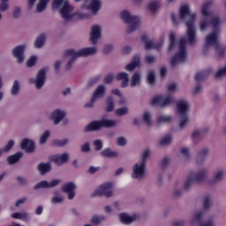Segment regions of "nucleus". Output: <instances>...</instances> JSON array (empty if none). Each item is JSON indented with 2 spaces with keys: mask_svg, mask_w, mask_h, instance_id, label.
<instances>
[{
  "mask_svg": "<svg viewBox=\"0 0 226 226\" xmlns=\"http://www.w3.org/2000/svg\"><path fill=\"white\" fill-rule=\"evenodd\" d=\"M94 146L95 151H100L103 147V142L101 139H96L94 141Z\"/></svg>",
  "mask_w": 226,
  "mask_h": 226,
  "instance_id": "nucleus-60",
  "label": "nucleus"
},
{
  "mask_svg": "<svg viewBox=\"0 0 226 226\" xmlns=\"http://www.w3.org/2000/svg\"><path fill=\"white\" fill-rule=\"evenodd\" d=\"M179 90V86H177V83H170L168 85V93H177Z\"/></svg>",
  "mask_w": 226,
  "mask_h": 226,
  "instance_id": "nucleus-53",
  "label": "nucleus"
},
{
  "mask_svg": "<svg viewBox=\"0 0 226 226\" xmlns=\"http://www.w3.org/2000/svg\"><path fill=\"white\" fill-rule=\"evenodd\" d=\"M36 1L38 0H27V7L30 9L34 8V4H36ZM49 3L50 0H39L35 6V11L37 13H43V11L47 10V6H49Z\"/></svg>",
  "mask_w": 226,
  "mask_h": 226,
  "instance_id": "nucleus-19",
  "label": "nucleus"
},
{
  "mask_svg": "<svg viewBox=\"0 0 226 226\" xmlns=\"http://www.w3.org/2000/svg\"><path fill=\"white\" fill-rule=\"evenodd\" d=\"M148 84H154V72L150 71L147 75Z\"/></svg>",
  "mask_w": 226,
  "mask_h": 226,
  "instance_id": "nucleus-62",
  "label": "nucleus"
},
{
  "mask_svg": "<svg viewBox=\"0 0 226 226\" xmlns=\"http://www.w3.org/2000/svg\"><path fill=\"white\" fill-rule=\"evenodd\" d=\"M222 23L223 20L220 18V16H210V26H212L213 31L205 37V49H208V47H211V45H216V43H218Z\"/></svg>",
  "mask_w": 226,
  "mask_h": 226,
  "instance_id": "nucleus-2",
  "label": "nucleus"
},
{
  "mask_svg": "<svg viewBox=\"0 0 226 226\" xmlns=\"http://www.w3.org/2000/svg\"><path fill=\"white\" fill-rule=\"evenodd\" d=\"M161 6H162V2H160V0H153L148 4V8L150 11H153L154 13L157 10H160Z\"/></svg>",
  "mask_w": 226,
  "mask_h": 226,
  "instance_id": "nucleus-42",
  "label": "nucleus"
},
{
  "mask_svg": "<svg viewBox=\"0 0 226 226\" xmlns=\"http://www.w3.org/2000/svg\"><path fill=\"white\" fill-rule=\"evenodd\" d=\"M26 49V44H21V45L16 46L11 50V54L13 57H15L19 64H22V63H24V60L26 59V55H24Z\"/></svg>",
  "mask_w": 226,
  "mask_h": 226,
  "instance_id": "nucleus-20",
  "label": "nucleus"
},
{
  "mask_svg": "<svg viewBox=\"0 0 226 226\" xmlns=\"http://www.w3.org/2000/svg\"><path fill=\"white\" fill-rule=\"evenodd\" d=\"M11 218H14L15 220H29L30 215L27 212H16L11 215Z\"/></svg>",
  "mask_w": 226,
  "mask_h": 226,
  "instance_id": "nucleus-36",
  "label": "nucleus"
},
{
  "mask_svg": "<svg viewBox=\"0 0 226 226\" xmlns=\"http://www.w3.org/2000/svg\"><path fill=\"white\" fill-rule=\"evenodd\" d=\"M37 170L40 172L41 176H45V174L52 170V166L49 162H41L40 164H38Z\"/></svg>",
  "mask_w": 226,
  "mask_h": 226,
  "instance_id": "nucleus-31",
  "label": "nucleus"
},
{
  "mask_svg": "<svg viewBox=\"0 0 226 226\" xmlns=\"http://www.w3.org/2000/svg\"><path fill=\"white\" fill-rule=\"evenodd\" d=\"M20 15H22V9L19 6L14 7L12 11V17H14V19H19Z\"/></svg>",
  "mask_w": 226,
  "mask_h": 226,
  "instance_id": "nucleus-56",
  "label": "nucleus"
},
{
  "mask_svg": "<svg viewBox=\"0 0 226 226\" xmlns=\"http://www.w3.org/2000/svg\"><path fill=\"white\" fill-rule=\"evenodd\" d=\"M10 10V4L6 2H0V11L4 12Z\"/></svg>",
  "mask_w": 226,
  "mask_h": 226,
  "instance_id": "nucleus-59",
  "label": "nucleus"
},
{
  "mask_svg": "<svg viewBox=\"0 0 226 226\" xmlns=\"http://www.w3.org/2000/svg\"><path fill=\"white\" fill-rule=\"evenodd\" d=\"M149 158H151V150L149 148H146L143 151V154H142V162H143L142 176H144L147 172V170L146 169V166H144V162H147V160H149Z\"/></svg>",
  "mask_w": 226,
  "mask_h": 226,
  "instance_id": "nucleus-34",
  "label": "nucleus"
},
{
  "mask_svg": "<svg viewBox=\"0 0 226 226\" xmlns=\"http://www.w3.org/2000/svg\"><path fill=\"white\" fill-rule=\"evenodd\" d=\"M207 169L200 170L197 173L191 172L185 183V188L188 190V188L192 187L195 183H204L206 177H207Z\"/></svg>",
  "mask_w": 226,
  "mask_h": 226,
  "instance_id": "nucleus-10",
  "label": "nucleus"
},
{
  "mask_svg": "<svg viewBox=\"0 0 226 226\" xmlns=\"http://www.w3.org/2000/svg\"><path fill=\"white\" fill-rule=\"evenodd\" d=\"M140 84V74L134 73L131 79V86L132 87H135V86H139Z\"/></svg>",
  "mask_w": 226,
  "mask_h": 226,
  "instance_id": "nucleus-47",
  "label": "nucleus"
},
{
  "mask_svg": "<svg viewBox=\"0 0 226 226\" xmlns=\"http://www.w3.org/2000/svg\"><path fill=\"white\" fill-rule=\"evenodd\" d=\"M202 135H204V131L200 130V129H195L192 132V139H200V137H202Z\"/></svg>",
  "mask_w": 226,
  "mask_h": 226,
  "instance_id": "nucleus-55",
  "label": "nucleus"
},
{
  "mask_svg": "<svg viewBox=\"0 0 226 226\" xmlns=\"http://www.w3.org/2000/svg\"><path fill=\"white\" fill-rule=\"evenodd\" d=\"M141 19L140 16L133 15L132 20L127 23L126 33L132 34V33H137L140 30Z\"/></svg>",
  "mask_w": 226,
  "mask_h": 226,
  "instance_id": "nucleus-18",
  "label": "nucleus"
},
{
  "mask_svg": "<svg viewBox=\"0 0 226 226\" xmlns=\"http://www.w3.org/2000/svg\"><path fill=\"white\" fill-rule=\"evenodd\" d=\"M49 137H50V131H44V132L41 135L39 139V144H45V142H47V140L49 139Z\"/></svg>",
  "mask_w": 226,
  "mask_h": 226,
  "instance_id": "nucleus-50",
  "label": "nucleus"
},
{
  "mask_svg": "<svg viewBox=\"0 0 226 226\" xmlns=\"http://www.w3.org/2000/svg\"><path fill=\"white\" fill-rule=\"evenodd\" d=\"M82 153H89L91 151V145L89 143H85L81 146Z\"/></svg>",
  "mask_w": 226,
  "mask_h": 226,
  "instance_id": "nucleus-63",
  "label": "nucleus"
},
{
  "mask_svg": "<svg viewBox=\"0 0 226 226\" xmlns=\"http://www.w3.org/2000/svg\"><path fill=\"white\" fill-rule=\"evenodd\" d=\"M117 80H121V87H127L130 78L128 77V73L120 72L117 75Z\"/></svg>",
  "mask_w": 226,
  "mask_h": 226,
  "instance_id": "nucleus-32",
  "label": "nucleus"
},
{
  "mask_svg": "<svg viewBox=\"0 0 226 226\" xmlns=\"http://www.w3.org/2000/svg\"><path fill=\"white\" fill-rule=\"evenodd\" d=\"M143 124L147 126H151L153 124V120L151 119V113L145 112L143 114Z\"/></svg>",
  "mask_w": 226,
  "mask_h": 226,
  "instance_id": "nucleus-45",
  "label": "nucleus"
},
{
  "mask_svg": "<svg viewBox=\"0 0 226 226\" xmlns=\"http://www.w3.org/2000/svg\"><path fill=\"white\" fill-rule=\"evenodd\" d=\"M177 51L171 59V65L176 66L180 63H185L188 59V51L186 50V39L183 37L177 46Z\"/></svg>",
  "mask_w": 226,
  "mask_h": 226,
  "instance_id": "nucleus-9",
  "label": "nucleus"
},
{
  "mask_svg": "<svg viewBox=\"0 0 226 226\" xmlns=\"http://www.w3.org/2000/svg\"><path fill=\"white\" fill-rule=\"evenodd\" d=\"M114 109H116L114 99H112V97H108L105 102V111L113 112Z\"/></svg>",
  "mask_w": 226,
  "mask_h": 226,
  "instance_id": "nucleus-39",
  "label": "nucleus"
},
{
  "mask_svg": "<svg viewBox=\"0 0 226 226\" xmlns=\"http://www.w3.org/2000/svg\"><path fill=\"white\" fill-rule=\"evenodd\" d=\"M172 117L169 115H160L157 117L158 124H163V123H170L172 122Z\"/></svg>",
  "mask_w": 226,
  "mask_h": 226,
  "instance_id": "nucleus-44",
  "label": "nucleus"
},
{
  "mask_svg": "<svg viewBox=\"0 0 226 226\" xmlns=\"http://www.w3.org/2000/svg\"><path fill=\"white\" fill-rule=\"evenodd\" d=\"M47 82V69H41L34 78H30L28 79V84H34L35 89H41Z\"/></svg>",
  "mask_w": 226,
  "mask_h": 226,
  "instance_id": "nucleus-14",
  "label": "nucleus"
},
{
  "mask_svg": "<svg viewBox=\"0 0 226 226\" xmlns=\"http://www.w3.org/2000/svg\"><path fill=\"white\" fill-rule=\"evenodd\" d=\"M177 110L181 117L179 122V128H186L190 123V118L188 117V111L190 110V103L186 100H180L177 103Z\"/></svg>",
  "mask_w": 226,
  "mask_h": 226,
  "instance_id": "nucleus-8",
  "label": "nucleus"
},
{
  "mask_svg": "<svg viewBox=\"0 0 226 226\" xmlns=\"http://www.w3.org/2000/svg\"><path fill=\"white\" fill-rule=\"evenodd\" d=\"M103 33V26L100 24H94L90 26L89 41L92 45H96L98 40H101L102 34Z\"/></svg>",
  "mask_w": 226,
  "mask_h": 226,
  "instance_id": "nucleus-15",
  "label": "nucleus"
},
{
  "mask_svg": "<svg viewBox=\"0 0 226 226\" xmlns=\"http://www.w3.org/2000/svg\"><path fill=\"white\" fill-rule=\"evenodd\" d=\"M114 183L106 182L97 187V189L94 192V197H102L103 195L106 199H110V197H114Z\"/></svg>",
  "mask_w": 226,
  "mask_h": 226,
  "instance_id": "nucleus-11",
  "label": "nucleus"
},
{
  "mask_svg": "<svg viewBox=\"0 0 226 226\" xmlns=\"http://www.w3.org/2000/svg\"><path fill=\"white\" fill-rule=\"evenodd\" d=\"M139 66H140V56H134L131 63L125 65L124 70L132 73V72H135Z\"/></svg>",
  "mask_w": 226,
  "mask_h": 226,
  "instance_id": "nucleus-27",
  "label": "nucleus"
},
{
  "mask_svg": "<svg viewBox=\"0 0 226 226\" xmlns=\"http://www.w3.org/2000/svg\"><path fill=\"white\" fill-rule=\"evenodd\" d=\"M219 40H217V43L212 44L208 48H206V44H204L203 50L206 52V50H209L211 47H215L216 54L218 57H224L226 54V46L220 45Z\"/></svg>",
  "mask_w": 226,
  "mask_h": 226,
  "instance_id": "nucleus-28",
  "label": "nucleus"
},
{
  "mask_svg": "<svg viewBox=\"0 0 226 226\" xmlns=\"http://www.w3.org/2000/svg\"><path fill=\"white\" fill-rule=\"evenodd\" d=\"M114 80V75L112 74H108L104 78V84H110Z\"/></svg>",
  "mask_w": 226,
  "mask_h": 226,
  "instance_id": "nucleus-64",
  "label": "nucleus"
},
{
  "mask_svg": "<svg viewBox=\"0 0 226 226\" xmlns=\"http://www.w3.org/2000/svg\"><path fill=\"white\" fill-rule=\"evenodd\" d=\"M14 146H15V140L10 139L5 145V147H4V149L6 153H8V151H11Z\"/></svg>",
  "mask_w": 226,
  "mask_h": 226,
  "instance_id": "nucleus-58",
  "label": "nucleus"
},
{
  "mask_svg": "<svg viewBox=\"0 0 226 226\" xmlns=\"http://www.w3.org/2000/svg\"><path fill=\"white\" fill-rule=\"evenodd\" d=\"M213 205V198L211 196H206L203 200V209L201 211L196 212L191 219L190 223L193 225V223L197 222H200L202 220V216L206 215V210L209 209L211 206Z\"/></svg>",
  "mask_w": 226,
  "mask_h": 226,
  "instance_id": "nucleus-13",
  "label": "nucleus"
},
{
  "mask_svg": "<svg viewBox=\"0 0 226 226\" xmlns=\"http://www.w3.org/2000/svg\"><path fill=\"white\" fill-rule=\"evenodd\" d=\"M225 177V171L223 170H216L214 173L213 183H220Z\"/></svg>",
  "mask_w": 226,
  "mask_h": 226,
  "instance_id": "nucleus-37",
  "label": "nucleus"
},
{
  "mask_svg": "<svg viewBox=\"0 0 226 226\" xmlns=\"http://www.w3.org/2000/svg\"><path fill=\"white\" fill-rule=\"evenodd\" d=\"M19 93H20V82L14 80L11 88V96H19Z\"/></svg>",
  "mask_w": 226,
  "mask_h": 226,
  "instance_id": "nucleus-40",
  "label": "nucleus"
},
{
  "mask_svg": "<svg viewBox=\"0 0 226 226\" xmlns=\"http://www.w3.org/2000/svg\"><path fill=\"white\" fill-rule=\"evenodd\" d=\"M86 4H81L77 11H71L65 19V22H75V20H89L93 17V12Z\"/></svg>",
  "mask_w": 226,
  "mask_h": 226,
  "instance_id": "nucleus-6",
  "label": "nucleus"
},
{
  "mask_svg": "<svg viewBox=\"0 0 226 226\" xmlns=\"http://www.w3.org/2000/svg\"><path fill=\"white\" fill-rule=\"evenodd\" d=\"M105 158H117L119 156V153L117 151L112 150L110 148H106L101 153Z\"/></svg>",
  "mask_w": 226,
  "mask_h": 226,
  "instance_id": "nucleus-35",
  "label": "nucleus"
},
{
  "mask_svg": "<svg viewBox=\"0 0 226 226\" xmlns=\"http://www.w3.org/2000/svg\"><path fill=\"white\" fill-rule=\"evenodd\" d=\"M51 8L54 11H59L62 19L65 21L69 13L75 10L73 5H72L68 0H53Z\"/></svg>",
  "mask_w": 226,
  "mask_h": 226,
  "instance_id": "nucleus-7",
  "label": "nucleus"
},
{
  "mask_svg": "<svg viewBox=\"0 0 226 226\" xmlns=\"http://www.w3.org/2000/svg\"><path fill=\"white\" fill-rule=\"evenodd\" d=\"M45 40H47V36L45 34L39 35L34 41V48L41 49V47L45 45Z\"/></svg>",
  "mask_w": 226,
  "mask_h": 226,
  "instance_id": "nucleus-41",
  "label": "nucleus"
},
{
  "mask_svg": "<svg viewBox=\"0 0 226 226\" xmlns=\"http://www.w3.org/2000/svg\"><path fill=\"white\" fill-rule=\"evenodd\" d=\"M50 162H53V163L61 167V165H64V163H68V162H70V154L64 153L51 155Z\"/></svg>",
  "mask_w": 226,
  "mask_h": 226,
  "instance_id": "nucleus-22",
  "label": "nucleus"
},
{
  "mask_svg": "<svg viewBox=\"0 0 226 226\" xmlns=\"http://www.w3.org/2000/svg\"><path fill=\"white\" fill-rule=\"evenodd\" d=\"M120 19L124 24H128L132 19H133V15L130 12V11L124 10L119 14Z\"/></svg>",
  "mask_w": 226,
  "mask_h": 226,
  "instance_id": "nucleus-33",
  "label": "nucleus"
},
{
  "mask_svg": "<svg viewBox=\"0 0 226 226\" xmlns=\"http://www.w3.org/2000/svg\"><path fill=\"white\" fill-rule=\"evenodd\" d=\"M62 190L64 193H67L69 200H73V199H75V190H77V185H75V183L68 182L64 184L62 186Z\"/></svg>",
  "mask_w": 226,
  "mask_h": 226,
  "instance_id": "nucleus-25",
  "label": "nucleus"
},
{
  "mask_svg": "<svg viewBox=\"0 0 226 226\" xmlns=\"http://www.w3.org/2000/svg\"><path fill=\"white\" fill-rule=\"evenodd\" d=\"M208 75H209V72H201L196 74L195 79L196 80H204V79H206Z\"/></svg>",
  "mask_w": 226,
  "mask_h": 226,
  "instance_id": "nucleus-57",
  "label": "nucleus"
},
{
  "mask_svg": "<svg viewBox=\"0 0 226 226\" xmlns=\"http://www.w3.org/2000/svg\"><path fill=\"white\" fill-rule=\"evenodd\" d=\"M119 124V121L112 118H102L101 120L93 121L88 124L84 132H97L101 128H116Z\"/></svg>",
  "mask_w": 226,
  "mask_h": 226,
  "instance_id": "nucleus-4",
  "label": "nucleus"
},
{
  "mask_svg": "<svg viewBox=\"0 0 226 226\" xmlns=\"http://www.w3.org/2000/svg\"><path fill=\"white\" fill-rule=\"evenodd\" d=\"M118 220L120 223H123L124 225H132L133 222L140 220V213H133L132 215L125 212L120 213L118 215Z\"/></svg>",
  "mask_w": 226,
  "mask_h": 226,
  "instance_id": "nucleus-17",
  "label": "nucleus"
},
{
  "mask_svg": "<svg viewBox=\"0 0 226 226\" xmlns=\"http://www.w3.org/2000/svg\"><path fill=\"white\" fill-rule=\"evenodd\" d=\"M209 154V149L207 148H203L198 154V158L202 159L206 158Z\"/></svg>",
  "mask_w": 226,
  "mask_h": 226,
  "instance_id": "nucleus-61",
  "label": "nucleus"
},
{
  "mask_svg": "<svg viewBox=\"0 0 226 226\" xmlns=\"http://www.w3.org/2000/svg\"><path fill=\"white\" fill-rule=\"evenodd\" d=\"M36 61H38V57L36 56H32L26 60L27 68H33L34 64H36Z\"/></svg>",
  "mask_w": 226,
  "mask_h": 226,
  "instance_id": "nucleus-52",
  "label": "nucleus"
},
{
  "mask_svg": "<svg viewBox=\"0 0 226 226\" xmlns=\"http://www.w3.org/2000/svg\"><path fill=\"white\" fill-rule=\"evenodd\" d=\"M176 47V33L171 32L170 34V46L169 50H172Z\"/></svg>",
  "mask_w": 226,
  "mask_h": 226,
  "instance_id": "nucleus-51",
  "label": "nucleus"
},
{
  "mask_svg": "<svg viewBox=\"0 0 226 226\" xmlns=\"http://www.w3.org/2000/svg\"><path fill=\"white\" fill-rule=\"evenodd\" d=\"M96 52H98V49H96V47L83 48L79 50H75V49L66 50L64 53V57L66 59H69V62L67 64V68H72V63H74V61H77L79 57H87L89 56H94Z\"/></svg>",
  "mask_w": 226,
  "mask_h": 226,
  "instance_id": "nucleus-3",
  "label": "nucleus"
},
{
  "mask_svg": "<svg viewBox=\"0 0 226 226\" xmlns=\"http://www.w3.org/2000/svg\"><path fill=\"white\" fill-rule=\"evenodd\" d=\"M215 4L213 0H207L204 2L201 5L200 13L203 16L200 20V30L204 32L211 26V12H209L210 8Z\"/></svg>",
  "mask_w": 226,
  "mask_h": 226,
  "instance_id": "nucleus-5",
  "label": "nucleus"
},
{
  "mask_svg": "<svg viewBox=\"0 0 226 226\" xmlns=\"http://www.w3.org/2000/svg\"><path fill=\"white\" fill-rule=\"evenodd\" d=\"M105 220V215H94L91 217L90 222L94 225H100L102 222H104Z\"/></svg>",
  "mask_w": 226,
  "mask_h": 226,
  "instance_id": "nucleus-43",
  "label": "nucleus"
},
{
  "mask_svg": "<svg viewBox=\"0 0 226 226\" xmlns=\"http://www.w3.org/2000/svg\"><path fill=\"white\" fill-rule=\"evenodd\" d=\"M61 183L59 179H54L50 182H47L45 180L39 182L37 185H34V190H40L41 188H54V186H57Z\"/></svg>",
  "mask_w": 226,
  "mask_h": 226,
  "instance_id": "nucleus-26",
  "label": "nucleus"
},
{
  "mask_svg": "<svg viewBox=\"0 0 226 226\" xmlns=\"http://www.w3.org/2000/svg\"><path fill=\"white\" fill-rule=\"evenodd\" d=\"M179 17L181 20H185L187 43L192 47L199 43L197 38V30H195V20H197V13L190 12V4H185L179 9Z\"/></svg>",
  "mask_w": 226,
  "mask_h": 226,
  "instance_id": "nucleus-1",
  "label": "nucleus"
},
{
  "mask_svg": "<svg viewBox=\"0 0 226 226\" xmlns=\"http://www.w3.org/2000/svg\"><path fill=\"white\" fill-rule=\"evenodd\" d=\"M20 147L26 151V153H34L35 147L34 141H33V139H24L21 141Z\"/></svg>",
  "mask_w": 226,
  "mask_h": 226,
  "instance_id": "nucleus-30",
  "label": "nucleus"
},
{
  "mask_svg": "<svg viewBox=\"0 0 226 226\" xmlns=\"http://www.w3.org/2000/svg\"><path fill=\"white\" fill-rule=\"evenodd\" d=\"M85 8H88L90 10L92 15H97L98 11L102 10V0H88L84 3Z\"/></svg>",
  "mask_w": 226,
  "mask_h": 226,
  "instance_id": "nucleus-23",
  "label": "nucleus"
},
{
  "mask_svg": "<svg viewBox=\"0 0 226 226\" xmlns=\"http://www.w3.org/2000/svg\"><path fill=\"white\" fill-rule=\"evenodd\" d=\"M64 197L61 194H56L51 198V204H63Z\"/></svg>",
  "mask_w": 226,
  "mask_h": 226,
  "instance_id": "nucleus-49",
  "label": "nucleus"
},
{
  "mask_svg": "<svg viewBox=\"0 0 226 226\" xmlns=\"http://www.w3.org/2000/svg\"><path fill=\"white\" fill-rule=\"evenodd\" d=\"M143 45L146 50H151V49H161L163 45V38L159 42H154L153 40L149 39L147 34L142 36Z\"/></svg>",
  "mask_w": 226,
  "mask_h": 226,
  "instance_id": "nucleus-21",
  "label": "nucleus"
},
{
  "mask_svg": "<svg viewBox=\"0 0 226 226\" xmlns=\"http://www.w3.org/2000/svg\"><path fill=\"white\" fill-rule=\"evenodd\" d=\"M104 96H105V87L103 85H100L95 89V91L91 98L90 102L87 103L86 105V107H93V105H94V102H96V100H100V98H103Z\"/></svg>",
  "mask_w": 226,
  "mask_h": 226,
  "instance_id": "nucleus-24",
  "label": "nucleus"
},
{
  "mask_svg": "<svg viewBox=\"0 0 226 226\" xmlns=\"http://www.w3.org/2000/svg\"><path fill=\"white\" fill-rule=\"evenodd\" d=\"M22 156H23L22 152H18L12 155H10L7 158L8 163L10 165H13L14 163H17V162H19V160H20Z\"/></svg>",
  "mask_w": 226,
  "mask_h": 226,
  "instance_id": "nucleus-38",
  "label": "nucleus"
},
{
  "mask_svg": "<svg viewBox=\"0 0 226 226\" xmlns=\"http://www.w3.org/2000/svg\"><path fill=\"white\" fill-rule=\"evenodd\" d=\"M131 177L132 179H142V161L133 164Z\"/></svg>",
  "mask_w": 226,
  "mask_h": 226,
  "instance_id": "nucleus-29",
  "label": "nucleus"
},
{
  "mask_svg": "<svg viewBox=\"0 0 226 226\" xmlns=\"http://www.w3.org/2000/svg\"><path fill=\"white\" fill-rule=\"evenodd\" d=\"M174 102V98L170 94L155 95L150 101L152 107H169Z\"/></svg>",
  "mask_w": 226,
  "mask_h": 226,
  "instance_id": "nucleus-12",
  "label": "nucleus"
},
{
  "mask_svg": "<svg viewBox=\"0 0 226 226\" xmlns=\"http://www.w3.org/2000/svg\"><path fill=\"white\" fill-rule=\"evenodd\" d=\"M172 142V135H166L164 136L160 141V146H169Z\"/></svg>",
  "mask_w": 226,
  "mask_h": 226,
  "instance_id": "nucleus-48",
  "label": "nucleus"
},
{
  "mask_svg": "<svg viewBox=\"0 0 226 226\" xmlns=\"http://www.w3.org/2000/svg\"><path fill=\"white\" fill-rule=\"evenodd\" d=\"M66 110L61 108H56L50 112L49 119L53 122V124L57 125L59 123H63V121L66 119Z\"/></svg>",
  "mask_w": 226,
  "mask_h": 226,
  "instance_id": "nucleus-16",
  "label": "nucleus"
},
{
  "mask_svg": "<svg viewBox=\"0 0 226 226\" xmlns=\"http://www.w3.org/2000/svg\"><path fill=\"white\" fill-rule=\"evenodd\" d=\"M116 142H117V146H118L119 147H124V146H126L128 141L124 137H118Z\"/></svg>",
  "mask_w": 226,
  "mask_h": 226,
  "instance_id": "nucleus-54",
  "label": "nucleus"
},
{
  "mask_svg": "<svg viewBox=\"0 0 226 226\" xmlns=\"http://www.w3.org/2000/svg\"><path fill=\"white\" fill-rule=\"evenodd\" d=\"M128 112H130V109H128V107L118 108L115 110L116 116H118L120 117L123 116H126Z\"/></svg>",
  "mask_w": 226,
  "mask_h": 226,
  "instance_id": "nucleus-46",
  "label": "nucleus"
}]
</instances>
